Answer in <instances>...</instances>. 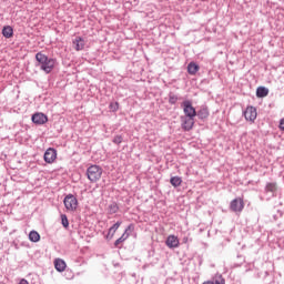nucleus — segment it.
<instances>
[{
    "mask_svg": "<svg viewBox=\"0 0 284 284\" xmlns=\"http://www.w3.org/2000/svg\"><path fill=\"white\" fill-rule=\"evenodd\" d=\"M63 204L67 212H77V207H79V200H77L74 195L69 194L64 197Z\"/></svg>",
    "mask_w": 284,
    "mask_h": 284,
    "instance_id": "obj_3",
    "label": "nucleus"
},
{
    "mask_svg": "<svg viewBox=\"0 0 284 284\" xmlns=\"http://www.w3.org/2000/svg\"><path fill=\"white\" fill-rule=\"evenodd\" d=\"M19 284H30V283H28L26 278H22L20 280Z\"/></svg>",
    "mask_w": 284,
    "mask_h": 284,
    "instance_id": "obj_28",
    "label": "nucleus"
},
{
    "mask_svg": "<svg viewBox=\"0 0 284 284\" xmlns=\"http://www.w3.org/2000/svg\"><path fill=\"white\" fill-rule=\"evenodd\" d=\"M182 109L185 114L184 116H191L193 119H196V109H194L190 100H185L184 102H182Z\"/></svg>",
    "mask_w": 284,
    "mask_h": 284,
    "instance_id": "obj_6",
    "label": "nucleus"
},
{
    "mask_svg": "<svg viewBox=\"0 0 284 284\" xmlns=\"http://www.w3.org/2000/svg\"><path fill=\"white\" fill-rule=\"evenodd\" d=\"M61 224L63 225V227H65V230H68V227H70V222L68 221V215L61 214Z\"/></svg>",
    "mask_w": 284,
    "mask_h": 284,
    "instance_id": "obj_21",
    "label": "nucleus"
},
{
    "mask_svg": "<svg viewBox=\"0 0 284 284\" xmlns=\"http://www.w3.org/2000/svg\"><path fill=\"white\" fill-rule=\"evenodd\" d=\"M32 121L36 123V125H43L48 123V115L43 113H36L32 115Z\"/></svg>",
    "mask_w": 284,
    "mask_h": 284,
    "instance_id": "obj_11",
    "label": "nucleus"
},
{
    "mask_svg": "<svg viewBox=\"0 0 284 284\" xmlns=\"http://www.w3.org/2000/svg\"><path fill=\"white\" fill-rule=\"evenodd\" d=\"M200 67L199 64L194 63V62H190L187 65V72L189 74H196V72H199Z\"/></svg>",
    "mask_w": 284,
    "mask_h": 284,
    "instance_id": "obj_18",
    "label": "nucleus"
},
{
    "mask_svg": "<svg viewBox=\"0 0 284 284\" xmlns=\"http://www.w3.org/2000/svg\"><path fill=\"white\" fill-rule=\"evenodd\" d=\"M181 123H182V130H184L185 132H190V130L194 128L195 121H194V118L182 115Z\"/></svg>",
    "mask_w": 284,
    "mask_h": 284,
    "instance_id": "obj_7",
    "label": "nucleus"
},
{
    "mask_svg": "<svg viewBox=\"0 0 284 284\" xmlns=\"http://www.w3.org/2000/svg\"><path fill=\"white\" fill-rule=\"evenodd\" d=\"M36 59L38 62V67L40 69L43 70V72H45V74H50V72H52V70H54V65H57V60L54 59H49L48 55L39 52L36 54Z\"/></svg>",
    "mask_w": 284,
    "mask_h": 284,
    "instance_id": "obj_1",
    "label": "nucleus"
},
{
    "mask_svg": "<svg viewBox=\"0 0 284 284\" xmlns=\"http://www.w3.org/2000/svg\"><path fill=\"white\" fill-rule=\"evenodd\" d=\"M119 227H121V222H116L115 224H113L110 229H109V236H114V234H116V230H119Z\"/></svg>",
    "mask_w": 284,
    "mask_h": 284,
    "instance_id": "obj_20",
    "label": "nucleus"
},
{
    "mask_svg": "<svg viewBox=\"0 0 284 284\" xmlns=\"http://www.w3.org/2000/svg\"><path fill=\"white\" fill-rule=\"evenodd\" d=\"M2 34L3 37H6V39H11V37H13L14 34V30L12 29V27L7 26L2 29Z\"/></svg>",
    "mask_w": 284,
    "mask_h": 284,
    "instance_id": "obj_16",
    "label": "nucleus"
},
{
    "mask_svg": "<svg viewBox=\"0 0 284 284\" xmlns=\"http://www.w3.org/2000/svg\"><path fill=\"white\" fill-rule=\"evenodd\" d=\"M44 161L45 163H54L57 161V151L53 148H49L44 152Z\"/></svg>",
    "mask_w": 284,
    "mask_h": 284,
    "instance_id": "obj_9",
    "label": "nucleus"
},
{
    "mask_svg": "<svg viewBox=\"0 0 284 284\" xmlns=\"http://www.w3.org/2000/svg\"><path fill=\"white\" fill-rule=\"evenodd\" d=\"M113 143H115L116 145H121V143H123V136L121 135L114 136Z\"/></svg>",
    "mask_w": 284,
    "mask_h": 284,
    "instance_id": "obj_24",
    "label": "nucleus"
},
{
    "mask_svg": "<svg viewBox=\"0 0 284 284\" xmlns=\"http://www.w3.org/2000/svg\"><path fill=\"white\" fill-rule=\"evenodd\" d=\"M103 174V169L99 165H91L87 170V176L91 183H97Z\"/></svg>",
    "mask_w": 284,
    "mask_h": 284,
    "instance_id": "obj_2",
    "label": "nucleus"
},
{
    "mask_svg": "<svg viewBox=\"0 0 284 284\" xmlns=\"http://www.w3.org/2000/svg\"><path fill=\"white\" fill-rule=\"evenodd\" d=\"M29 240L32 241V243H39V241H41V235L37 231H31L29 233Z\"/></svg>",
    "mask_w": 284,
    "mask_h": 284,
    "instance_id": "obj_17",
    "label": "nucleus"
},
{
    "mask_svg": "<svg viewBox=\"0 0 284 284\" xmlns=\"http://www.w3.org/2000/svg\"><path fill=\"white\" fill-rule=\"evenodd\" d=\"M264 192L271 193L272 196H276V192H278V184L276 182H267Z\"/></svg>",
    "mask_w": 284,
    "mask_h": 284,
    "instance_id": "obj_12",
    "label": "nucleus"
},
{
    "mask_svg": "<svg viewBox=\"0 0 284 284\" xmlns=\"http://www.w3.org/2000/svg\"><path fill=\"white\" fill-rule=\"evenodd\" d=\"M243 116L245 121H250V123H254L256 121V116L258 113L256 112V106L248 105L245 111H243Z\"/></svg>",
    "mask_w": 284,
    "mask_h": 284,
    "instance_id": "obj_4",
    "label": "nucleus"
},
{
    "mask_svg": "<svg viewBox=\"0 0 284 284\" xmlns=\"http://www.w3.org/2000/svg\"><path fill=\"white\" fill-rule=\"evenodd\" d=\"M267 94H270V89H267L265 87H258L256 89L257 99H265V97H267Z\"/></svg>",
    "mask_w": 284,
    "mask_h": 284,
    "instance_id": "obj_15",
    "label": "nucleus"
},
{
    "mask_svg": "<svg viewBox=\"0 0 284 284\" xmlns=\"http://www.w3.org/2000/svg\"><path fill=\"white\" fill-rule=\"evenodd\" d=\"M133 230H134V224H130L125 229V231L122 234V236L114 242V246L119 247V245H121V243H123L124 241H128V239H130V233L129 232H132Z\"/></svg>",
    "mask_w": 284,
    "mask_h": 284,
    "instance_id": "obj_8",
    "label": "nucleus"
},
{
    "mask_svg": "<svg viewBox=\"0 0 284 284\" xmlns=\"http://www.w3.org/2000/svg\"><path fill=\"white\" fill-rule=\"evenodd\" d=\"M214 278H215L214 284H225V278H223V275L216 274Z\"/></svg>",
    "mask_w": 284,
    "mask_h": 284,
    "instance_id": "obj_22",
    "label": "nucleus"
},
{
    "mask_svg": "<svg viewBox=\"0 0 284 284\" xmlns=\"http://www.w3.org/2000/svg\"><path fill=\"white\" fill-rule=\"evenodd\" d=\"M54 267H55L57 272H65V267H68V265L65 264V261H63L61 258H57L54 261Z\"/></svg>",
    "mask_w": 284,
    "mask_h": 284,
    "instance_id": "obj_14",
    "label": "nucleus"
},
{
    "mask_svg": "<svg viewBox=\"0 0 284 284\" xmlns=\"http://www.w3.org/2000/svg\"><path fill=\"white\" fill-rule=\"evenodd\" d=\"M170 183L173 185V187H179L181 183H183V180H181L179 176H173L171 178Z\"/></svg>",
    "mask_w": 284,
    "mask_h": 284,
    "instance_id": "obj_19",
    "label": "nucleus"
},
{
    "mask_svg": "<svg viewBox=\"0 0 284 284\" xmlns=\"http://www.w3.org/2000/svg\"><path fill=\"white\" fill-rule=\"evenodd\" d=\"M176 101H179V98H176V95H170L169 103H171V105H174Z\"/></svg>",
    "mask_w": 284,
    "mask_h": 284,
    "instance_id": "obj_25",
    "label": "nucleus"
},
{
    "mask_svg": "<svg viewBox=\"0 0 284 284\" xmlns=\"http://www.w3.org/2000/svg\"><path fill=\"white\" fill-rule=\"evenodd\" d=\"M109 108L111 112H116L119 110V102H111Z\"/></svg>",
    "mask_w": 284,
    "mask_h": 284,
    "instance_id": "obj_23",
    "label": "nucleus"
},
{
    "mask_svg": "<svg viewBox=\"0 0 284 284\" xmlns=\"http://www.w3.org/2000/svg\"><path fill=\"white\" fill-rule=\"evenodd\" d=\"M244 209H245V202L241 197L234 199L230 203L231 212L241 214V212H243Z\"/></svg>",
    "mask_w": 284,
    "mask_h": 284,
    "instance_id": "obj_5",
    "label": "nucleus"
},
{
    "mask_svg": "<svg viewBox=\"0 0 284 284\" xmlns=\"http://www.w3.org/2000/svg\"><path fill=\"white\" fill-rule=\"evenodd\" d=\"M280 130H283L284 131V119H282L280 121Z\"/></svg>",
    "mask_w": 284,
    "mask_h": 284,
    "instance_id": "obj_27",
    "label": "nucleus"
},
{
    "mask_svg": "<svg viewBox=\"0 0 284 284\" xmlns=\"http://www.w3.org/2000/svg\"><path fill=\"white\" fill-rule=\"evenodd\" d=\"M73 47H74V50H77V52H81V50L85 48V40H83V38L81 37H77L73 40Z\"/></svg>",
    "mask_w": 284,
    "mask_h": 284,
    "instance_id": "obj_13",
    "label": "nucleus"
},
{
    "mask_svg": "<svg viewBox=\"0 0 284 284\" xmlns=\"http://www.w3.org/2000/svg\"><path fill=\"white\" fill-rule=\"evenodd\" d=\"M118 210H119V206H118L116 204H112V205L110 206V212H111L112 214H116Z\"/></svg>",
    "mask_w": 284,
    "mask_h": 284,
    "instance_id": "obj_26",
    "label": "nucleus"
},
{
    "mask_svg": "<svg viewBox=\"0 0 284 284\" xmlns=\"http://www.w3.org/2000/svg\"><path fill=\"white\" fill-rule=\"evenodd\" d=\"M165 245L169 246L170 250H174L179 247L180 245L179 237L175 235H169L166 237Z\"/></svg>",
    "mask_w": 284,
    "mask_h": 284,
    "instance_id": "obj_10",
    "label": "nucleus"
}]
</instances>
